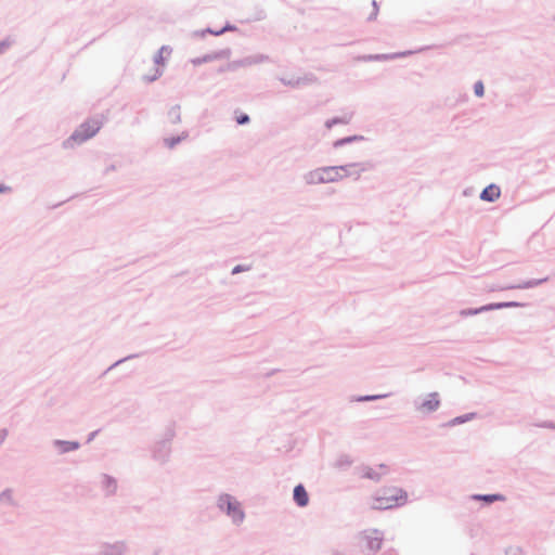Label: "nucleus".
Returning <instances> with one entry per match:
<instances>
[{
    "instance_id": "1",
    "label": "nucleus",
    "mask_w": 555,
    "mask_h": 555,
    "mask_svg": "<svg viewBox=\"0 0 555 555\" xmlns=\"http://www.w3.org/2000/svg\"><path fill=\"white\" fill-rule=\"evenodd\" d=\"M102 125V121L98 118L87 119L66 140L63 141V147L68 150L85 143L100 131Z\"/></svg>"
},
{
    "instance_id": "2",
    "label": "nucleus",
    "mask_w": 555,
    "mask_h": 555,
    "mask_svg": "<svg viewBox=\"0 0 555 555\" xmlns=\"http://www.w3.org/2000/svg\"><path fill=\"white\" fill-rule=\"evenodd\" d=\"M340 169L343 167L323 166L309 170L302 175L306 185L312 186L317 184L336 183L341 181Z\"/></svg>"
},
{
    "instance_id": "3",
    "label": "nucleus",
    "mask_w": 555,
    "mask_h": 555,
    "mask_svg": "<svg viewBox=\"0 0 555 555\" xmlns=\"http://www.w3.org/2000/svg\"><path fill=\"white\" fill-rule=\"evenodd\" d=\"M216 506L224 513L235 526H240L245 520V512L241 502L229 493H221L216 500Z\"/></svg>"
},
{
    "instance_id": "4",
    "label": "nucleus",
    "mask_w": 555,
    "mask_h": 555,
    "mask_svg": "<svg viewBox=\"0 0 555 555\" xmlns=\"http://www.w3.org/2000/svg\"><path fill=\"white\" fill-rule=\"evenodd\" d=\"M408 501V493L401 488L392 487L385 489L382 494L374 499V509H389L396 506H402Z\"/></svg>"
},
{
    "instance_id": "5",
    "label": "nucleus",
    "mask_w": 555,
    "mask_h": 555,
    "mask_svg": "<svg viewBox=\"0 0 555 555\" xmlns=\"http://www.w3.org/2000/svg\"><path fill=\"white\" fill-rule=\"evenodd\" d=\"M175 429L167 427L163 434V437L155 441L151 448V454L153 461L159 465H166L170 461L171 456V442L175 438Z\"/></svg>"
},
{
    "instance_id": "6",
    "label": "nucleus",
    "mask_w": 555,
    "mask_h": 555,
    "mask_svg": "<svg viewBox=\"0 0 555 555\" xmlns=\"http://www.w3.org/2000/svg\"><path fill=\"white\" fill-rule=\"evenodd\" d=\"M96 555H130V547L125 540L105 541L99 544Z\"/></svg>"
},
{
    "instance_id": "7",
    "label": "nucleus",
    "mask_w": 555,
    "mask_h": 555,
    "mask_svg": "<svg viewBox=\"0 0 555 555\" xmlns=\"http://www.w3.org/2000/svg\"><path fill=\"white\" fill-rule=\"evenodd\" d=\"M440 404L439 393L436 391L428 393L424 400L417 398L413 401L414 409L424 414L436 412Z\"/></svg>"
},
{
    "instance_id": "8",
    "label": "nucleus",
    "mask_w": 555,
    "mask_h": 555,
    "mask_svg": "<svg viewBox=\"0 0 555 555\" xmlns=\"http://www.w3.org/2000/svg\"><path fill=\"white\" fill-rule=\"evenodd\" d=\"M359 540L365 542V547L370 552H377L382 547L383 533L377 529L363 530L358 535Z\"/></svg>"
},
{
    "instance_id": "9",
    "label": "nucleus",
    "mask_w": 555,
    "mask_h": 555,
    "mask_svg": "<svg viewBox=\"0 0 555 555\" xmlns=\"http://www.w3.org/2000/svg\"><path fill=\"white\" fill-rule=\"evenodd\" d=\"M338 167H343V169H340L341 180L347 177H353L354 180H359L362 172L373 169V164L367 160L361 163H349L339 165Z\"/></svg>"
},
{
    "instance_id": "10",
    "label": "nucleus",
    "mask_w": 555,
    "mask_h": 555,
    "mask_svg": "<svg viewBox=\"0 0 555 555\" xmlns=\"http://www.w3.org/2000/svg\"><path fill=\"white\" fill-rule=\"evenodd\" d=\"M548 280V278L543 279H532L528 281H524L518 284H506V285H499L493 284L489 286V292H499V291H507V289H528L537 287L543 283H545Z\"/></svg>"
},
{
    "instance_id": "11",
    "label": "nucleus",
    "mask_w": 555,
    "mask_h": 555,
    "mask_svg": "<svg viewBox=\"0 0 555 555\" xmlns=\"http://www.w3.org/2000/svg\"><path fill=\"white\" fill-rule=\"evenodd\" d=\"M99 487L105 498H112L117 494L118 480L108 474H101L99 476Z\"/></svg>"
},
{
    "instance_id": "12",
    "label": "nucleus",
    "mask_w": 555,
    "mask_h": 555,
    "mask_svg": "<svg viewBox=\"0 0 555 555\" xmlns=\"http://www.w3.org/2000/svg\"><path fill=\"white\" fill-rule=\"evenodd\" d=\"M51 447L57 455H64L77 451L80 443L76 440L53 439Z\"/></svg>"
},
{
    "instance_id": "13",
    "label": "nucleus",
    "mask_w": 555,
    "mask_h": 555,
    "mask_svg": "<svg viewBox=\"0 0 555 555\" xmlns=\"http://www.w3.org/2000/svg\"><path fill=\"white\" fill-rule=\"evenodd\" d=\"M412 51L396 52V53H382V54H367L360 57L363 62H383L390 61L412 54Z\"/></svg>"
},
{
    "instance_id": "14",
    "label": "nucleus",
    "mask_w": 555,
    "mask_h": 555,
    "mask_svg": "<svg viewBox=\"0 0 555 555\" xmlns=\"http://www.w3.org/2000/svg\"><path fill=\"white\" fill-rule=\"evenodd\" d=\"M230 55H231V50L228 48V49H223V50H219V51H216V52L207 53V54H205L203 56L193 59L192 63L195 66H197V65H202L204 63H209V62H212V61H216V60L229 59Z\"/></svg>"
},
{
    "instance_id": "15",
    "label": "nucleus",
    "mask_w": 555,
    "mask_h": 555,
    "mask_svg": "<svg viewBox=\"0 0 555 555\" xmlns=\"http://www.w3.org/2000/svg\"><path fill=\"white\" fill-rule=\"evenodd\" d=\"M293 500L299 507H306L309 504V494L302 483L295 486L293 490Z\"/></svg>"
},
{
    "instance_id": "16",
    "label": "nucleus",
    "mask_w": 555,
    "mask_h": 555,
    "mask_svg": "<svg viewBox=\"0 0 555 555\" xmlns=\"http://www.w3.org/2000/svg\"><path fill=\"white\" fill-rule=\"evenodd\" d=\"M500 188L496 184H490L481 191L479 197L481 201L493 203L500 197Z\"/></svg>"
},
{
    "instance_id": "17",
    "label": "nucleus",
    "mask_w": 555,
    "mask_h": 555,
    "mask_svg": "<svg viewBox=\"0 0 555 555\" xmlns=\"http://www.w3.org/2000/svg\"><path fill=\"white\" fill-rule=\"evenodd\" d=\"M243 59H244L245 67H249V66H253V65H258V64L267 63V62L271 61L269 55L262 54V53H257V54H254V55H248V56H245Z\"/></svg>"
},
{
    "instance_id": "18",
    "label": "nucleus",
    "mask_w": 555,
    "mask_h": 555,
    "mask_svg": "<svg viewBox=\"0 0 555 555\" xmlns=\"http://www.w3.org/2000/svg\"><path fill=\"white\" fill-rule=\"evenodd\" d=\"M472 499L475 500V501H482L486 504H492V503H494L496 501H504L505 500L504 495H502L500 493H494V494H474V495H472Z\"/></svg>"
},
{
    "instance_id": "19",
    "label": "nucleus",
    "mask_w": 555,
    "mask_h": 555,
    "mask_svg": "<svg viewBox=\"0 0 555 555\" xmlns=\"http://www.w3.org/2000/svg\"><path fill=\"white\" fill-rule=\"evenodd\" d=\"M477 414L472 412V413H466V414H463V415H460V416H456L452 420H450L446 426L448 427H454V426H457V425H461V424H464L466 422H469V421H473L474 418H476Z\"/></svg>"
},
{
    "instance_id": "20",
    "label": "nucleus",
    "mask_w": 555,
    "mask_h": 555,
    "mask_svg": "<svg viewBox=\"0 0 555 555\" xmlns=\"http://www.w3.org/2000/svg\"><path fill=\"white\" fill-rule=\"evenodd\" d=\"M0 503L3 505H7V506H12V507L17 505V503L14 499V492L12 489H10V488L4 489L0 493Z\"/></svg>"
},
{
    "instance_id": "21",
    "label": "nucleus",
    "mask_w": 555,
    "mask_h": 555,
    "mask_svg": "<svg viewBox=\"0 0 555 555\" xmlns=\"http://www.w3.org/2000/svg\"><path fill=\"white\" fill-rule=\"evenodd\" d=\"M488 311H492L491 309V304H487L485 306H481L479 308H467V309H462L460 311V315L461 317H472V315H477L479 313H482V312H488Z\"/></svg>"
},
{
    "instance_id": "22",
    "label": "nucleus",
    "mask_w": 555,
    "mask_h": 555,
    "mask_svg": "<svg viewBox=\"0 0 555 555\" xmlns=\"http://www.w3.org/2000/svg\"><path fill=\"white\" fill-rule=\"evenodd\" d=\"M188 137H189V132L188 131H183L180 135L165 138L164 139V144H165L166 147L171 150V149H175L179 143H181L182 141L188 139Z\"/></svg>"
},
{
    "instance_id": "23",
    "label": "nucleus",
    "mask_w": 555,
    "mask_h": 555,
    "mask_svg": "<svg viewBox=\"0 0 555 555\" xmlns=\"http://www.w3.org/2000/svg\"><path fill=\"white\" fill-rule=\"evenodd\" d=\"M364 140V137L363 135H358V134H354V135H349V137H345V138H341V139H338L336 140L334 143H333V146L335 149H338V147H341L346 144H350V143H353V142H358V141H362Z\"/></svg>"
},
{
    "instance_id": "24",
    "label": "nucleus",
    "mask_w": 555,
    "mask_h": 555,
    "mask_svg": "<svg viewBox=\"0 0 555 555\" xmlns=\"http://www.w3.org/2000/svg\"><path fill=\"white\" fill-rule=\"evenodd\" d=\"M389 393H382V395H364V396H358L352 397L350 401H357V402H369V401H376L379 399L388 398Z\"/></svg>"
},
{
    "instance_id": "25",
    "label": "nucleus",
    "mask_w": 555,
    "mask_h": 555,
    "mask_svg": "<svg viewBox=\"0 0 555 555\" xmlns=\"http://www.w3.org/2000/svg\"><path fill=\"white\" fill-rule=\"evenodd\" d=\"M350 119H351V116H349V115H345L341 117H333L325 121V127L327 129H332L336 125H347V124H349Z\"/></svg>"
},
{
    "instance_id": "26",
    "label": "nucleus",
    "mask_w": 555,
    "mask_h": 555,
    "mask_svg": "<svg viewBox=\"0 0 555 555\" xmlns=\"http://www.w3.org/2000/svg\"><path fill=\"white\" fill-rule=\"evenodd\" d=\"M168 118H169V121L173 125L181 122L180 105H178V104L173 105L168 111Z\"/></svg>"
},
{
    "instance_id": "27",
    "label": "nucleus",
    "mask_w": 555,
    "mask_h": 555,
    "mask_svg": "<svg viewBox=\"0 0 555 555\" xmlns=\"http://www.w3.org/2000/svg\"><path fill=\"white\" fill-rule=\"evenodd\" d=\"M525 304L518 302V301H503V302H492L491 309L492 310H500L504 308H516V307H522Z\"/></svg>"
},
{
    "instance_id": "28",
    "label": "nucleus",
    "mask_w": 555,
    "mask_h": 555,
    "mask_svg": "<svg viewBox=\"0 0 555 555\" xmlns=\"http://www.w3.org/2000/svg\"><path fill=\"white\" fill-rule=\"evenodd\" d=\"M363 478H367V479H371V480H374V481H379L380 480V477H382V474L376 472L375 469H373L372 467H369V466H365L363 468V475H362Z\"/></svg>"
},
{
    "instance_id": "29",
    "label": "nucleus",
    "mask_w": 555,
    "mask_h": 555,
    "mask_svg": "<svg viewBox=\"0 0 555 555\" xmlns=\"http://www.w3.org/2000/svg\"><path fill=\"white\" fill-rule=\"evenodd\" d=\"M164 53L170 54L171 49L168 46H163L154 56V62L156 64H164Z\"/></svg>"
},
{
    "instance_id": "30",
    "label": "nucleus",
    "mask_w": 555,
    "mask_h": 555,
    "mask_svg": "<svg viewBox=\"0 0 555 555\" xmlns=\"http://www.w3.org/2000/svg\"><path fill=\"white\" fill-rule=\"evenodd\" d=\"M241 67H245L244 59L235 60L227 64V69L230 72H235Z\"/></svg>"
},
{
    "instance_id": "31",
    "label": "nucleus",
    "mask_w": 555,
    "mask_h": 555,
    "mask_svg": "<svg viewBox=\"0 0 555 555\" xmlns=\"http://www.w3.org/2000/svg\"><path fill=\"white\" fill-rule=\"evenodd\" d=\"M138 354H130V356H127L122 359H119L118 361L114 362L109 367H107V370L103 373V375H105L106 373H108L109 371H112L113 369L117 367L119 364L130 360V359H133V358H137Z\"/></svg>"
},
{
    "instance_id": "32",
    "label": "nucleus",
    "mask_w": 555,
    "mask_h": 555,
    "mask_svg": "<svg viewBox=\"0 0 555 555\" xmlns=\"http://www.w3.org/2000/svg\"><path fill=\"white\" fill-rule=\"evenodd\" d=\"M297 80H299V86L301 85H310L317 81V77L312 74L306 75L304 77H298Z\"/></svg>"
},
{
    "instance_id": "33",
    "label": "nucleus",
    "mask_w": 555,
    "mask_h": 555,
    "mask_svg": "<svg viewBox=\"0 0 555 555\" xmlns=\"http://www.w3.org/2000/svg\"><path fill=\"white\" fill-rule=\"evenodd\" d=\"M474 93L476 96L481 98L485 94V86L481 80H478L474 85Z\"/></svg>"
},
{
    "instance_id": "34",
    "label": "nucleus",
    "mask_w": 555,
    "mask_h": 555,
    "mask_svg": "<svg viewBox=\"0 0 555 555\" xmlns=\"http://www.w3.org/2000/svg\"><path fill=\"white\" fill-rule=\"evenodd\" d=\"M351 464H352V461L350 460V457L348 455H341L337 460V466L338 467L350 466Z\"/></svg>"
},
{
    "instance_id": "35",
    "label": "nucleus",
    "mask_w": 555,
    "mask_h": 555,
    "mask_svg": "<svg viewBox=\"0 0 555 555\" xmlns=\"http://www.w3.org/2000/svg\"><path fill=\"white\" fill-rule=\"evenodd\" d=\"M249 121H250V117H249V115H247L245 113H242L241 115H238L236 117L237 125L244 126V125L249 124Z\"/></svg>"
},
{
    "instance_id": "36",
    "label": "nucleus",
    "mask_w": 555,
    "mask_h": 555,
    "mask_svg": "<svg viewBox=\"0 0 555 555\" xmlns=\"http://www.w3.org/2000/svg\"><path fill=\"white\" fill-rule=\"evenodd\" d=\"M162 75H163V70H160L159 68H156V69H155V74H154V75H151V76H144V80H145L146 82H153V81H155L156 79H158Z\"/></svg>"
},
{
    "instance_id": "37",
    "label": "nucleus",
    "mask_w": 555,
    "mask_h": 555,
    "mask_svg": "<svg viewBox=\"0 0 555 555\" xmlns=\"http://www.w3.org/2000/svg\"><path fill=\"white\" fill-rule=\"evenodd\" d=\"M281 82L284 85V86H288V87H299V80H297V78H293V79H286V78H281L280 79Z\"/></svg>"
},
{
    "instance_id": "38",
    "label": "nucleus",
    "mask_w": 555,
    "mask_h": 555,
    "mask_svg": "<svg viewBox=\"0 0 555 555\" xmlns=\"http://www.w3.org/2000/svg\"><path fill=\"white\" fill-rule=\"evenodd\" d=\"M250 270V266H245V264H237L235 266L233 269H232V274L235 275V274H238L241 272H245V271H249Z\"/></svg>"
},
{
    "instance_id": "39",
    "label": "nucleus",
    "mask_w": 555,
    "mask_h": 555,
    "mask_svg": "<svg viewBox=\"0 0 555 555\" xmlns=\"http://www.w3.org/2000/svg\"><path fill=\"white\" fill-rule=\"evenodd\" d=\"M206 34H210V35H214V36H219L218 35V30L217 29H212L210 27H207L206 29L201 30V31H195V35L196 36H201V37H204Z\"/></svg>"
},
{
    "instance_id": "40",
    "label": "nucleus",
    "mask_w": 555,
    "mask_h": 555,
    "mask_svg": "<svg viewBox=\"0 0 555 555\" xmlns=\"http://www.w3.org/2000/svg\"><path fill=\"white\" fill-rule=\"evenodd\" d=\"M235 30H237V27L235 25L227 23L221 29L218 30V35H222L227 31H235Z\"/></svg>"
},
{
    "instance_id": "41",
    "label": "nucleus",
    "mask_w": 555,
    "mask_h": 555,
    "mask_svg": "<svg viewBox=\"0 0 555 555\" xmlns=\"http://www.w3.org/2000/svg\"><path fill=\"white\" fill-rule=\"evenodd\" d=\"M535 426L555 430V423L552 421H544V422L535 424Z\"/></svg>"
},
{
    "instance_id": "42",
    "label": "nucleus",
    "mask_w": 555,
    "mask_h": 555,
    "mask_svg": "<svg viewBox=\"0 0 555 555\" xmlns=\"http://www.w3.org/2000/svg\"><path fill=\"white\" fill-rule=\"evenodd\" d=\"M13 41L10 38H5L0 41V53L12 46Z\"/></svg>"
},
{
    "instance_id": "43",
    "label": "nucleus",
    "mask_w": 555,
    "mask_h": 555,
    "mask_svg": "<svg viewBox=\"0 0 555 555\" xmlns=\"http://www.w3.org/2000/svg\"><path fill=\"white\" fill-rule=\"evenodd\" d=\"M11 192H12V188L10 185L3 184V183L0 184V194H9Z\"/></svg>"
},
{
    "instance_id": "44",
    "label": "nucleus",
    "mask_w": 555,
    "mask_h": 555,
    "mask_svg": "<svg viewBox=\"0 0 555 555\" xmlns=\"http://www.w3.org/2000/svg\"><path fill=\"white\" fill-rule=\"evenodd\" d=\"M8 435H9L8 429H5V428L0 429V447L2 446L4 440L7 439Z\"/></svg>"
},
{
    "instance_id": "45",
    "label": "nucleus",
    "mask_w": 555,
    "mask_h": 555,
    "mask_svg": "<svg viewBox=\"0 0 555 555\" xmlns=\"http://www.w3.org/2000/svg\"><path fill=\"white\" fill-rule=\"evenodd\" d=\"M506 555H522L519 548H509L506 551Z\"/></svg>"
},
{
    "instance_id": "46",
    "label": "nucleus",
    "mask_w": 555,
    "mask_h": 555,
    "mask_svg": "<svg viewBox=\"0 0 555 555\" xmlns=\"http://www.w3.org/2000/svg\"><path fill=\"white\" fill-rule=\"evenodd\" d=\"M378 10H379V9H373L372 13H371V14H370V16L367 17V21H369V22H372V21H374V20L377 17Z\"/></svg>"
},
{
    "instance_id": "47",
    "label": "nucleus",
    "mask_w": 555,
    "mask_h": 555,
    "mask_svg": "<svg viewBox=\"0 0 555 555\" xmlns=\"http://www.w3.org/2000/svg\"><path fill=\"white\" fill-rule=\"evenodd\" d=\"M96 435L98 430L90 433L88 436V442L92 441Z\"/></svg>"
},
{
    "instance_id": "48",
    "label": "nucleus",
    "mask_w": 555,
    "mask_h": 555,
    "mask_svg": "<svg viewBox=\"0 0 555 555\" xmlns=\"http://www.w3.org/2000/svg\"><path fill=\"white\" fill-rule=\"evenodd\" d=\"M373 9H379L376 0L372 1Z\"/></svg>"
},
{
    "instance_id": "49",
    "label": "nucleus",
    "mask_w": 555,
    "mask_h": 555,
    "mask_svg": "<svg viewBox=\"0 0 555 555\" xmlns=\"http://www.w3.org/2000/svg\"><path fill=\"white\" fill-rule=\"evenodd\" d=\"M225 70H228V69H227V65H225V66L220 67L218 72H219V73H223V72H225Z\"/></svg>"
},
{
    "instance_id": "50",
    "label": "nucleus",
    "mask_w": 555,
    "mask_h": 555,
    "mask_svg": "<svg viewBox=\"0 0 555 555\" xmlns=\"http://www.w3.org/2000/svg\"><path fill=\"white\" fill-rule=\"evenodd\" d=\"M554 21H555V15H554Z\"/></svg>"
}]
</instances>
